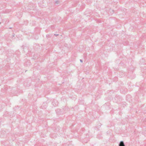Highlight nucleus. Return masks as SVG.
Listing matches in <instances>:
<instances>
[{
  "label": "nucleus",
  "mask_w": 146,
  "mask_h": 146,
  "mask_svg": "<svg viewBox=\"0 0 146 146\" xmlns=\"http://www.w3.org/2000/svg\"><path fill=\"white\" fill-rule=\"evenodd\" d=\"M89 141V139H88V140H87V141H85V142H85V143H87V142H88V141Z\"/></svg>",
  "instance_id": "obj_12"
},
{
  "label": "nucleus",
  "mask_w": 146,
  "mask_h": 146,
  "mask_svg": "<svg viewBox=\"0 0 146 146\" xmlns=\"http://www.w3.org/2000/svg\"><path fill=\"white\" fill-rule=\"evenodd\" d=\"M80 62H83V60H81V59H80Z\"/></svg>",
  "instance_id": "obj_10"
},
{
  "label": "nucleus",
  "mask_w": 146,
  "mask_h": 146,
  "mask_svg": "<svg viewBox=\"0 0 146 146\" xmlns=\"http://www.w3.org/2000/svg\"><path fill=\"white\" fill-rule=\"evenodd\" d=\"M88 137H89V135H86V138H88Z\"/></svg>",
  "instance_id": "obj_8"
},
{
  "label": "nucleus",
  "mask_w": 146,
  "mask_h": 146,
  "mask_svg": "<svg viewBox=\"0 0 146 146\" xmlns=\"http://www.w3.org/2000/svg\"><path fill=\"white\" fill-rule=\"evenodd\" d=\"M9 28L10 29H11L12 28L11 27H9Z\"/></svg>",
  "instance_id": "obj_13"
},
{
  "label": "nucleus",
  "mask_w": 146,
  "mask_h": 146,
  "mask_svg": "<svg viewBox=\"0 0 146 146\" xmlns=\"http://www.w3.org/2000/svg\"><path fill=\"white\" fill-rule=\"evenodd\" d=\"M144 61V60L143 59H142L141 60H140L141 61H142V62H143Z\"/></svg>",
  "instance_id": "obj_7"
},
{
  "label": "nucleus",
  "mask_w": 146,
  "mask_h": 146,
  "mask_svg": "<svg viewBox=\"0 0 146 146\" xmlns=\"http://www.w3.org/2000/svg\"><path fill=\"white\" fill-rule=\"evenodd\" d=\"M55 3H56L58 4L59 3V1H55Z\"/></svg>",
  "instance_id": "obj_6"
},
{
  "label": "nucleus",
  "mask_w": 146,
  "mask_h": 146,
  "mask_svg": "<svg viewBox=\"0 0 146 146\" xmlns=\"http://www.w3.org/2000/svg\"><path fill=\"white\" fill-rule=\"evenodd\" d=\"M61 110L60 109H58L56 110V111L57 114H61L62 112Z\"/></svg>",
  "instance_id": "obj_2"
},
{
  "label": "nucleus",
  "mask_w": 146,
  "mask_h": 146,
  "mask_svg": "<svg viewBox=\"0 0 146 146\" xmlns=\"http://www.w3.org/2000/svg\"><path fill=\"white\" fill-rule=\"evenodd\" d=\"M118 97H119V98H120V96H118Z\"/></svg>",
  "instance_id": "obj_14"
},
{
  "label": "nucleus",
  "mask_w": 146,
  "mask_h": 146,
  "mask_svg": "<svg viewBox=\"0 0 146 146\" xmlns=\"http://www.w3.org/2000/svg\"><path fill=\"white\" fill-rule=\"evenodd\" d=\"M15 36V34H13V35H12V38L13 37H14Z\"/></svg>",
  "instance_id": "obj_9"
},
{
  "label": "nucleus",
  "mask_w": 146,
  "mask_h": 146,
  "mask_svg": "<svg viewBox=\"0 0 146 146\" xmlns=\"http://www.w3.org/2000/svg\"><path fill=\"white\" fill-rule=\"evenodd\" d=\"M46 104V103H43L42 104V105L41 106V108L43 109V108H46L47 107V106L46 105H44Z\"/></svg>",
  "instance_id": "obj_4"
},
{
  "label": "nucleus",
  "mask_w": 146,
  "mask_h": 146,
  "mask_svg": "<svg viewBox=\"0 0 146 146\" xmlns=\"http://www.w3.org/2000/svg\"><path fill=\"white\" fill-rule=\"evenodd\" d=\"M119 146H125L124 142L123 141H121L119 145Z\"/></svg>",
  "instance_id": "obj_3"
},
{
  "label": "nucleus",
  "mask_w": 146,
  "mask_h": 146,
  "mask_svg": "<svg viewBox=\"0 0 146 146\" xmlns=\"http://www.w3.org/2000/svg\"><path fill=\"white\" fill-rule=\"evenodd\" d=\"M54 35H55V36H57V35H58V34H54Z\"/></svg>",
  "instance_id": "obj_11"
},
{
  "label": "nucleus",
  "mask_w": 146,
  "mask_h": 146,
  "mask_svg": "<svg viewBox=\"0 0 146 146\" xmlns=\"http://www.w3.org/2000/svg\"><path fill=\"white\" fill-rule=\"evenodd\" d=\"M63 110H64V111H65V112L64 111L63 113L66 112V111H67L68 110V108L67 107V106H65L64 107V108H63Z\"/></svg>",
  "instance_id": "obj_5"
},
{
  "label": "nucleus",
  "mask_w": 146,
  "mask_h": 146,
  "mask_svg": "<svg viewBox=\"0 0 146 146\" xmlns=\"http://www.w3.org/2000/svg\"><path fill=\"white\" fill-rule=\"evenodd\" d=\"M52 104L54 106H57L58 104V102L56 100H54L52 102Z\"/></svg>",
  "instance_id": "obj_1"
},
{
  "label": "nucleus",
  "mask_w": 146,
  "mask_h": 146,
  "mask_svg": "<svg viewBox=\"0 0 146 146\" xmlns=\"http://www.w3.org/2000/svg\"><path fill=\"white\" fill-rule=\"evenodd\" d=\"M84 129H82V130H83Z\"/></svg>",
  "instance_id": "obj_15"
},
{
  "label": "nucleus",
  "mask_w": 146,
  "mask_h": 146,
  "mask_svg": "<svg viewBox=\"0 0 146 146\" xmlns=\"http://www.w3.org/2000/svg\"><path fill=\"white\" fill-rule=\"evenodd\" d=\"M1 105H0V107L1 106Z\"/></svg>",
  "instance_id": "obj_16"
}]
</instances>
